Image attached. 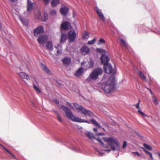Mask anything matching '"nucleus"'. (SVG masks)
Segmentation results:
<instances>
[{
  "label": "nucleus",
  "instance_id": "3c124183",
  "mask_svg": "<svg viewBox=\"0 0 160 160\" xmlns=\"http://www.w3.org/2000/svg\"><path fill=\"white\" fill-rule=\"evenodd\" d=\"M104 151H110V149L108 150V149H104L103 150Z\"/></svg>",
  "mask_w": 160,
  "mask_h": 160
},
{
  "label": "nucleus",
  "instance_id": "2eb2a0df",
  "mask_svg": "<svg viewBox=\"0 0 160 160\" xmlns=\"http://www.w3.org/2000/svg\"><path fill=\"white\" fill-rule=\"evenodd\" d=\"M140 99H139L138 102L137 104L134 105V106H135L136 108H137L138 109V112L140 114H141L142 115L143 117L146 116H147L143 112H142L141 111V109L139 108V104H140Z\"/></svg>",
  "mask_w": 160,
  "mask_h": 160
},
{
  "label": "nucleus",
  "instance_id": "6e6d98bb",
  "mask_svg": "<svg viewBox=\"0 0 160 160\" xmlns=\"http://www.w3.org/2000/svg\"><path fill=\"white\" fill-rule=\"evenodd\" d=\"M102 129L104 130H105V129H104L103 128H102Z\"/></svg>",
  "mask_w": 160,
  "mask_h": 160
},
{
  "label": "nucleus",
  "instance_id": "393cba45",
  "mask_svg": "<svg viewBox=\"0 0 160 160\" xmlns=\"http://www.w3.org/2000/svg\"><path fill=\"white\" fill-rule=\"evenodd\" d=\"M141 148L143 149L144 152L146 154H148L149 155L150 157V160H153V158L152 154L151 152H149L147 150H146L144 148Z\"/></svg>",
  "mask_w": 160,
  "mask_h": 160
},
{
  "label": "nucleus",
  "instance_id": "ea45409f",
  "mask_svg": "<svg viewBox=\"0 0 160 160\" xmlns=\"http://www.w3.org/2000/svg\"><path fill=\"white\" fill-rule=\"evenodd\" d=\"M57 115L58 117V119L59 121L61 122H62V120L59 115V114L58 112H57Z\"/></svg>",
  "mask_w": 160,
  "mask_h": 160
},
{
  "label": "nucleus",
  "instance_id": "aec40b11",
  "mask_svg": "<svg viewBox=\"0 0 160 160\" xmlns=\"http://www.w3.org/2000/svg\"><path fill=\"white\" fill-rule=\"evenodd\" d=\"M41 67L42 70L45 72L46 73L48 74H50L51 73L50 71L46 65L42 63H41Z\"/></svg>",
  "mask_w": 160,
  "mask_h": 160
},
{
  "label": "nucleus",
  "instance_id": "9b49d317",
  "mask_svg": "<svg viewBox=\"0 0 160 160\" xmlns=\"http://www.w3.org/2000/svg\"><path fill=\"white\" fill-rule=\"evenodd\" d=\"M44 32L43 28L42 26H38L34 31V36H36L38 34L43 33Z\"/></svg>",
  "mask_w": 160,
  "mask_h": 160
},
{
  "label": "nucleus",
  "instance_id": "4468645a",
  "mask_svg": "<svg viewBox=\"0 0 160 160\" xmlns=\"http://www.w3.org/2000/svg\"><path fill=\"white\" fill-rule=\"evenodd\" d=\"M68 11V8L66 7H63L61 8L60 10L61 14L64 16H65L67 15Z\"/></svg>",
  "mask_w": 160,
  "mask_h": 160
},
{
  "label": "nucleus",
  "instance_id": "a19ab883",
  "mask_svg": "<svg viewBox=\"0 0 160 160\" xmlns=\"http://www.w3.org/2000/svg\"><path fill=\"white\" fill-rule=\"evenodd\" d=\"M50 14L52 15H55L56 14V11L55 10H52L50 12Z\"/></svg>",
  "mask_w": 160,
  "mask_h": 160
},
{
  "label": "nucleus",
  "instance_id": "6ab92c4d",
  "mask_svg": "<svg viewBox=\"0 0 160 160\" xmlns=\"http://www.w3.org/2000/svg\"><path fill=\"white\" fill-rule=\"evenodd\" d=\"M62 61L64 64L67 65H69L71 62V59L68 57H65L62 60Z\"/></svg>",
  "mask_w": 160,
  "mask_h": 160
},
{
  "label": "nucleus",
  "instance_id": "c756f323",
  "mask_svg": "<svg viewBox=\"0 0 160 160\" xmlns=\"http://www.w3.org/2000/svg\"><path fill=\"white\" fill-rule=\"evenodd\" d=\"M82 37L84 39H88L89 38V36L88 32L85 31L82 35Z\"/></svg>",
  "mask_w": 160,
  "mask_h": 160
},
{
  "label": "nucleus",
  "instance_id": "9d476101",
  "mask_svg": "<svg viewBox=\"0 0 160 160\" xmlns=\"http://www.w3.org/2000/svg\"><path fill=\"white\" fill-rule=\"evenodd\" d=\"M95 10L98 14L100 19L102 21H104L105 20V18L101 11L97 7H96L95 8Z\"/></svg>",
  "mask_w": 160,
  "mask_h": 160
},
{
  "label": "nucleus",
  "instance_id": "1a4fd4ad",
  "mask_svg": "<svg viewBox=\"0 0 160 160\" xmlns=\"http://www.w3.org/2000/svg\"><path fill=\"white\" fill-rule=\"evenodd\" d=\"M101 62L102 64L104 65L108 63L109 58L106 54H103L101 57Z\"/></svg>",
  "mask_w": 160,
  "mask_h": 160
},
{
  "label": "nucleus",
  "instance_id": "8fccbe9b",
  "mask_svg": "<svg viewBox=\"0 0 160 160\" xmlns=\"http://www.w3.org/2000/svg\"><path fill=\"white\" fill-rule=\"evenodd\" d=\"M93 131H94L95 132H97V128H93Z\"/></svg>",
  "mask_w": 160,
  "mask_h": 160
},
{
  "label": "nucleus",
  "instance_id": "ddd939ff",
  "mask_svg": "<svg viewBox=\"0 0 160 160\" xmlns=\"http://www.w3.org/2000/svg\"><path fill=\"white\" fill-rule=\"evenodd\" d=\"M81 51L83 54L85 55L89 52L90 49L87 46H84L81 48Z\"/></svg>",
  "mask_w": 160,
  "mask_h": 160
},
{
  "label": "nucleus",
  "instance_id": "c85d7f7f",
  "mask_svg": "<svg viewBox=\"0 0 160 160\" xmlns=\"http://www.w3.org/2000/svg\"><path fill=\"white\" fill-rule=\"evenodd\" d=\"M138 74L140 76V77L143 79L145 80L146 78V77L144 75L143 73L141 71H139L138 72Z\"/></svg>",
  "mask_w": 160,
  "mask_h": 160
},
{
  "label": "nucleus",
  "instance_id": "cd10ccee",
  "mask_svg": "<svg viewBox=\"0 0 160 160\" xmlns=\"http://www.w3.org/2000/svg\"><path fill=\"white\" fill-rule=\"evenodd\" d=\"M152 99L155 104L158 105V102L157 98L154 95H153L152 96Z\"/></svg>",
  "mask_w": 160,
  "mask_h": 160
},
{
  "label": "nucleus",
  "instance_id": "a211bd4d",
  "mask_svg": "<svg viewBox=\"0 0 160 160\" xmlns=\"http://www.w3.org/2000/svg\"><path fill=\"white\" fill-rule=\"evenodd\" d=\"M0 146L3 149V150L5 151H6L9 154L11 155L14 159H17V158H16V156L14 155L10 151H9L7 148L5 147L3 145L0 143Z\"/></svg>",
  "mask_w": 160,
  "mask_h": 160
},
{
  "label": "nucleus",
  "instance_id": "412c9836",
  "mask_svg": "<svg viewBox=\"0 0 160 160\" xmlns=\"http://www.w3.org/2000/svg\"><path fill=\"white\" fill-rule=\"evenodd\" d=\"M27 11H31L32 9L33 3L29 0L27 1Z\"/></svg>",
  "mask_w": 160,
  "mask_h": 160
},
{
  "label": "nucleus",
  "instance_id": "6e6552de",
  "mask_svg": "<svg viewBox=\"0 0 160 160\" xmlns=\"http://www.w3.org/2000/svg\"><path fill=\"white\" fill-rule=\"evenodd\" d=\"M71 28L70 23L68 22H63L61 25V28L63 30H68Z\"/></svg>",
  "mask_w": 160,
  "mask_h": 160
},
{
  "label": "nucleus",
  "instance_id": "473e14b6",
  "mask_svg": "<svg viewBox=\"0 0 160 160\" xmlns=\"http://www.w3.org/2000/svg\"><path fill=\"white\" fill-rule=\"evenodd\" d=\"M95 139H96L97 140H98V142H99L102 145V146H103V147H104H104H106V148H108V146L105 145L103 143L102 141L100 139H99V138H95Z\"/></svg>",
  "mask_w": 160,
  "mask_h": 160
},
{
  "label": "nucleus",
  "instance_id": "4c0bfd02",
  "mask_svg": "<svg viewBox=\"0 0 160 160\" xmlns=\"http://www.w3.org/2000/svg\"><path fill=\"white\" fill-rule=\"evenodd\" d=\"M120 40L122 45L125 47H127V45L125 41H124L123 39L121 38L120 39Z\"/></svg>",
  "mask_w": 160,
  "mask_h": 160
},
{
  "label": "nucleus",
  "instance_id": "72a5a7b5",
  "mask_svg": "<svg viewBox=\"0 0 160 160\" xmlns=\"http://www.w3.org/2000/svg\"><path fill=\"white\" fill-rule=\"evenodd\" d=\"M48 14L46 13L44 14L42 18V21H45L48 18Z\"/></svg>",
  "mask_w": 160,
  "mask_h": 160
},
{
  "label": "nucleus",
  "instance_id": "dca6fc26",
  "mask_svg": "<svg viewBox=\"0 0 160 160\" xmlns=\"http://www.w3.org/2000/svg\"><path fill=\"white\" fill-rule=\"evenodd\" d=\"M83 72V68H82L81 67L78 69V70L76 71L74 75L76 77H79L82 74Z\"/></svg>",
  "mask_w": 160,
  "mask_h": 160
},
{
  "label": "nucleus",
  "instance_id": "5fc2aeb1",
  "mask_svg": "<svg viewBox=\"0 0 160 160\" xmlns=\"http://www.w3.org/2000/svg\"><path fill=\"white\" fill-rule=\"evenodd\" d=\"M147 89L149 91H150V90H151L150 89L148 88H147Z\"/></svg>",
  "mask_w": 160,
  "mask_h": 160
},
{
  "label": "nucleus",
  "instance_id": "a878e982",
  "mask_svg": "<svg viewBox=\"0 0 160 160\" xmlns=\"http://www.w3.org/2000/svg\"><path fill=\"white\" fill-rule=\"evenodd\" d=\"M47 49L48 50H51L52 48L53 44L51 42H48L46 45Z\"/></svg>",
  "mask_w": 160,
  "mask_h": 160
},
{
  "label": "nucleus",
  "instance_id": "79ce46f5",
  "mask_svg": "<svg viewBox=\"0 0 160 160\" xmlns=\"http://www.w3.org/2000/svg\"><path fill=\"white\" fill-rule=\"evenodd\" d=\"M60 44H58L57 46L55 47V48L57 49V53L58 54H60L61 53V50H59L58 49V48L60 46Z\"/></svg>",
  "mask_w": 160,
  "mask_h": 160
},
{
  "label": "nucleus",
  "instance_id": "f8f14e48",
  "mask_svg": "<svg viewBox=\"0 0 160 160\" xmlns=\"http://www.w3.org/2000/svg\"><path fill=\"white\" fill-rule=\"evenodd\" d=\"M76 38V33L74 31H71L68 33V39L71 42L73 41Z\"/></svg>",
  "mask_w": 160,
  "mask_h": 160
},
{
  "label": "nucleus",
  "instance_id": "f03ea898",
  "mask_svg": "<svg viewBox=\"0 0 160 160\" xmlns=\"http://www.w3.org/2000/svg\"><path fill=\"white\" fill-rule=\"evenodd\" d=\"M102 139L111 147V149L112 150H119L120 146L119 143L115 138L112 137H103Z\"/></svg>",
  "mask_w": 160,
  "mask_h": 160
},
{
  "label": "nucleus",
  "instance_id": "de8ad7c7",
  "mask_svg": "<svg viewBox=\"0 0 160 160\" xmlns=\"http://www.w3.org/2000/svg\"><path fill=\"white\" fill-rule=\"evenodd\" d=\"M54 102H55L57 104H59V101L58 99H55L54 100Z\"/></svg>",
  "mask_w": 160,
  "mask_h": 160
},
{
  "label": "nucleus",
  "instance_id": "39448f33",
  "mask_svg": "<svg viewBox=\"0 0 160 160\" xmlns=\"http://www.w3.org/2000/svg\"><path fill=\"white\" fill-rule=\"evenodd\" d=\"M73 105L76 109L82 114L85 116H88L92 117L93 115L92 112L90 111L87 110L77 103H74Z\"/></svg>",
  "mask_w": 160,
  "mask_h": 160
},
{
  "label": "nucleus",
  "instance_id": "20e7f679",
  "mask_svg": "<svg viewBox=\"0 0 160 160\" xmlns=\"http://www.w3.org/2000/svg\"><path fill=\"white\" fill-rule=\"evenodd\" d=\"M102 68H96L90 74L87 80L88 81H90L92 80H96L98 78L99 76L102 74Z\"/></svg>",
  "mask_w": 160,
  "mask_h": 160
},
{
  "label": "nucleus",
  "instance_id": "f704fd0d",
  "mask_svg": "<svg viewBox=\"0 0 160 160\" xmlns=\"http://www.w3.org/2000/svg\"><path fill=\"white\" fill-rule=\"evenodd\" d=\"M96 40L95 38L93 39L91 41H89L88 42V44L89 45H92L94 44Z\"/></svg>",
  "mask_w": 160,
  "mask_h": 160
},
{
  "label": "nucleus",
  "instance_id": "7ed1b4c3",
  "mask_svg": "<svg viewBox=\"0 0 160 160\" xmlns=\"http://www.w3.org/2000/svg\"><path fill=\"white\" fill-rule=\"evenodd\" d=\"M115 80L114 77L111 76L107 81L103 88L104 91L106 93H110L114 90L115 87Z\"/></svg>",
  "mask_w": 160,
  "mask_h": 160
},
{
  "label": "nucleus",
  "instance_id": "c9c22d12",
  "mask_svg": "<svg viewBox=\"0 0 160 160\" xmlns=\"http://www.w3.org/2000/svg\"><path fill=\"white\" fill-rule=\"evenodd\" d=\"M105 41L102 38H100L98 43V44H104L105 43Z\"/></svg>",
  "mask_w": 160,
  "mask_h": 160
},
{
  "label": "nucleus",
  "instance_id": "e433bc0d",
  "mask_svg": "<svg viewBox=\"0 0 160 160\" xmlns=\"http://www.w3.org/2000/svg\"><path fill=\"white\" fill-rule=\"evenodd\" d=\"M33 87L34 89L37 91L39 93L41 92V90H40L39 88L35 84H33Z\"/></svg>",
  "mask_w": 160,
  "mask_h": 160
},
{
  "label": "nucleus",
  "instance_id": "b1692460",
  "mask_svg": "<svg viewBox=\"0 0 160 160\" xmlns=\"http://www.w3.org/2000/svg\"><path fill=\"white\" fill-rule=\"evenodd\" d=\"M94 65V62L92 60L90 59L87 65V68H90L93 67Z\"/></svg>",
  "mask_w": 160,
  "mask_h": 160
},
{
  "label": "nucleus",
  "instance_id": "58836bf2",
  "mask_svg": "<svg viewBox=\"0 0 160 160\" xmlns=\"http://www.w3.org/2000/svg\"><path fill=\"white\" fill-rule=\"evenodd\" d=\"M20 20L23 24L25 25L27 24V21L26 19H23L22 18H20Z\"/></svg>",
  "mask_w": 160,
  "mask_h": 160
},
{
  "label": "nucleus",
  "instance_id": "4d7b16f0",
  "mask_svg": "<svg viewBox=\"0 0 160 160\" xmlns=\"http://www.w3.org/2000/svg\"><path fill=\"white\" fill-rule=\"evenodd\" d=\"M16 160H18V159L17 158V159H16Z\"/></svg>",
  "mask_w": 160,
  "mask_h": 160
},
{
  "label": "nucleus",
  "instance_id": "423d86ee",
  "mask_svg": "<svg viewBox=\"0 0 160 160\" xmlns=\"http://www.w3.org/2000/svg\"><path fill=\"white\" fill-rule=\"evenodd\" d=\"M103 68L104 72L107 73H110L112 72V67L108 63L104 65Z\"/></svg>",
  "mask_w": 160,
  "mask_h": 160
},
{
  "label": "nucleus",
  "instance_id": "603ef678",
  "mask_svg": "<svg viewBox=\"0 0 160 160\" xmlns=\"http://www.w3.org/2000/svg\"><path fill=\"white\" fill-rule=\"evenodd\" d=\"M85 62H82L81 63V64L82 65H84L85 64Z\"/></svg>",
  "mask_w": 160,
  "mask_h": 160
},
{
  "label": "nucleus",
  "instance_id": "5701e85b",
  "mask_svg": "<svg viewBox=\"0 0 160 160\" xmlns=\"http://www.w3.org/2000/svg\"><path fill=\"white\" fill-rule=\"evenodd\" d=\"M60 0H52L51 5L52 6L54 7L60 3Z\"/></svg>",
  "mask_w": 160,
  "mask_h": 160
},
{
  "label": "nucleus",
  "instance_id": "a18cd8bd",
  "mask_svg": "<svg viewBox=\"0 0 160 160\" xmlns=\"http://www.w3.org/2000/svg\"><path fill=\"white\" fill-rule=\"evenodd\" d=\"M96 135L97 136L104 135V134L103 133H101V132H97L96 134Z\"/></svg>",
  "mask_w": 160,
  "mask_h": 160
},
{
  "label": "nucleus",
  "instance_id": "bb28decb",
  "mask_svg": "<svg viewBox=\"0 0 160 160\" xmlns=\"http://www.w3.org/2000/svg\"><path fill=\"white\" fill-rule=\"evenodd\" d=\"M67 39V37L64 34H62L61 36L60 39V42H65Z\"/></svg>",
  "mask_w": 160,
  "mask_h": 160
},
{
  "label": "nucleus",
  "instance_id": "7c9ffc66",
  "mask_svg": "<svg viewBox=\"0 0 160 160\" xmlns=\"http://www.w3.org/2000/svg\"><path fill=\"white\" fill-rule=\"evenodd\" d=\"M143 146L145 148L148 150H152V148L150 145L145 143L143 144Z\"/></svg>",
  "mask_w": 160,
  "mask_h": 160
},
{
  "label": "nucleus",
  "instance_id": "37998d69",
  "mask_svg": "<svg viewBox=\"0 0 160 160\" xmlns=\"http://www.w3.org/2000/svg\"><path fill=\"white\" fill-rule=\"evenodd\" d=\"M127 145V142L125 141H124L123 142V144L122 146V148H125Z\"/></svg>",
  "mask_w": 160,
  "mask_h": 160
},
{
  "label": "nucleus",
  "instance_id": "f3484780",
  "mask_svg": "<svg viewBox=\"0 0 160 160\" xmlns=\"http://www.w3.org/2000/svg\"><path fill=\"white\" fill-rule=\"evenodd\" d=\"M19 76L22 78L26 79L27 80L29 79V76L24 72H20L19 73Z\"/></svg>",
  "mask_w": 160,
  "mask_h": 160
},
{
  "label": "nucleus",
  "instance_id": "0eeeda50",
  "mask_svg": "<svg viewBox=\"0 0 160 160\" xmlns=\"http://www.w3.org/2000/svg\"><path fill=\"white\" fill-rule=\"evenodd\" d=\"M47 36L44 35H42L40 36L38 39V42L40 44L45 43L47 40Z\"/></svg>",
  "mask_w": 160,
  "mask_h": 160
},
{
  "label": "nucleus",
  "instance_id": "49530a36",
  "mask_svg": "<svg viewBox=\"0 0 160 160\" xmlns=\"http://www.w3.org/2000/svg\"><path fill=\"white\" fill-rule=\"evenodd\" d=\"M132 153H134V154L135 155H137V156H140V154L138 152H132Z\"/></svg>",
  "mask_w": 160,
  "mask_h": 160
},
{
  "label": "nucleus",
  "instance_id": "2f4dec72",
  "mask_svg": "<svg viewBox=\"0 0 160 160\" xmlns=\"http://www.w3.org/2000/svg\"><path fill=\"white\" fill-rule=\"evenodd\" d=\"M96 51L98 52H100L104 54H106L105 51L101 48H97L96 49Z\"/></svg>",
  "mask_w": 160,
  "mask_h": 160
},
{
  "label": "nucleus",
  "instance_id": "c03bdc74",
  "mask_svg": "<svg viewBox=\"0 0 160 160\" xmlns=\"http://www.w3.org/2000/svg\"><path fill=\"white\" fill-rule=\"evenodd\" d=\"M50 0H43L44 3L45 4H48L49 3V1Z\"/></svg>",
  "mask_w": 160,
  "mask_h": 160
},
{
  "label": "nucleus",
  "instance_id": "09e8293b",
  "mask_svg": "<svg viewBox=\"0 0 160 160\" xmlns=\"http://www.w3.org/2000/svg\"><path fill=\"white\" fill-rule=\"evenodd\" d=\"M68 104V105H69V107L72 108V109H73L74 108V107H73L72 105H71V104H70L69 103H67Z\"/></svg>",
  "mask_w": 160,
  "mask_h": 160
},
{
  "label": "nucleus",
  "instance_id": "864d4df0",
  "mask_svg": "<svg viewBox=\"0 0 160 160\" xmlns=\"http://www.w3.org/2000/svg\"><path fill=\"white\" fill-rule=\"evenodd\" d=\"M150 92L151 94V95H152V96L153 95V93H152V91L151 90H150Z\"/></svg>",
  "mask_w": 160,
  "mask_h": 160
},
{
  "label": "nucleus",
  "instance_id": "f257e3e1",
  "mask_svg": "<svg viewBox=\"0 0 160 160\" xmlns=\"http://www.w3.org/2000/svg\"><path fill=\"white\" fill-rule=\"evenodd\" d=\"M61 108L64 111L68 118L69 119H70L73 122L80 123L86 122L88 124H90L91 123L98 128H101V126L100 124L98 123L94 119H91L90 122L88 120L82 119L81 118L76 117L73 114L70 110L67 107L64 105H62L61 106Z\"/></svg>",
  "mask_w": 160,
  "mask_h": 160
},
{
  "label": "nucleus",
  "instance_id": "4be33fe9",
  "mask_svg": "<svg viewBox=\"0 0 160 160\" xmlns=\"http://www.w3.org/2000/svg\"><path fill=\"white\" fill-rule=\"evenodd\" d=\"M84 134L90 139L95 138L94 137L93 134L89 132H86Z\"/></svg>",
  "mask_w": 160,
  "mask_h": 160
}]
</instances>
